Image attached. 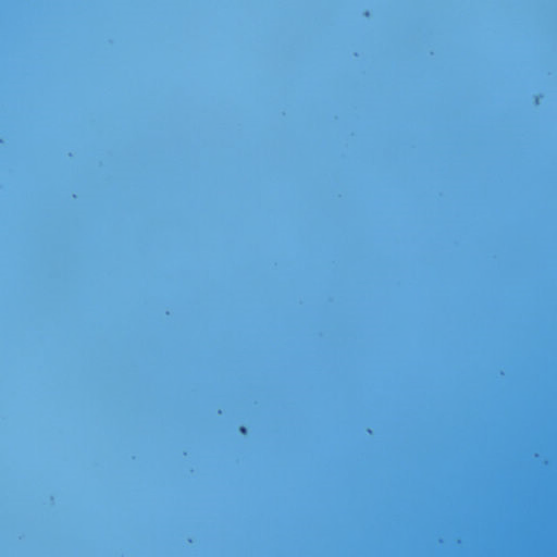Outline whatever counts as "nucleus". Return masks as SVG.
Instances as JSON below:
<instances>
[{
    "instance_id": "1",
    "label": "nucleus",
    "mask_w": 557,
    "mask_h": 557,
    "mask_svg": "<svg viewBox=\"0 0 557 557\" xmlns=\"http://www.w3.org/2000/svg\"><path fill=\"white\" fill-rule=\"evenodd\" d=\"M240 432H242V433H246V428H245V426H242V428H240Z\"/></svg>"
}]
</instances>
